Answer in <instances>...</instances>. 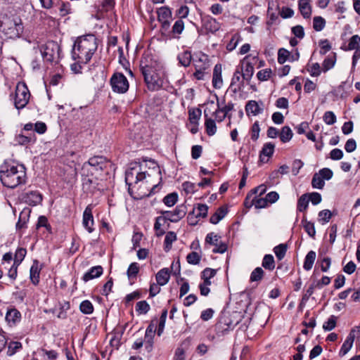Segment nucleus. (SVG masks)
Wrapping results in <instances>:
<instances>
[{
	"mask_svg": "<svg viewBox=\"0 0 360 360\" xmlns=\"http://www.w3.org/2000/svg\"><path fill=\"white\" fill-rule=\"evenodd\" d=\"M0 180L4 186L15 188L26 183V169L23 165L4 162L0 167Z\"/></svg>",
	"mask_w": 360,
	"mask_h": 360,
	"instance_id": "1",
	"label": "nucleus"
},
{
	"mask_svg": "<svg viewBox=\"0 0 360 360\" xmlns=\"http://www.w3.org/2000/svg\"><path fill=\"white\" fill-rule=\"evenodd\" d=\"M97 39L94 34H86L77 38L72 56L79 63L86 64L97 50Z\"/></svg>",
	"mask_w": 360,
	"mask_h": 360,
	"instance_id": "2",
	"label": "nucleus"
},
{
	"mask_svg": "<svg viewBox=\"0 0 360 360\" xmlns=\"http://www.w3.org/2000/svg\"><path fill=\"white\" fill-rule=\"evenodd\" d=\"M155 63L149 57L142 58L140 63V70L143 75L145 82L150 91H158L162 88L163 84V80L159 75Z\"/></svg>",
	"mask_w": 360,
	"mask_h": 360,
	"instance_id": "3",
	"label": "nucleus"
},
{
	"mask_svg": "<svg viewBox=\"0 0 360 360\" xmlns=\"http://www.w3.org/2000/svg\"><path fill=\"white\" fill-rule=\"evenodd\" d=\"M0 30L7 37L15 39L22 33L23 26L18 18L5 17L1 20Z\"/></svg>",
	"mask_w": 360,
	"mask_h": 360,
	"instance_id": "4",
	"label": "nucleus"
},
{
	"mask_svg": "<svg viewBox=\"0 0 360 360\" xmlns=\"http://www.w3.org/2000/svg\"><path fill=\"white\" fill-rule=\"evenodd\" d=\"M108 165H110V162L102 156L91 158L88 162L84 163L82 168V174L84 176L86 172H87V174L90 172L93 175L94 172L103 171Z\"/></svg>",
	"mask_w": 360,
	"mask_h": 360,
	"instance_id": "5",
	"label": "nucleus"
},
{
	"mask_svg": "<svg viewBox=\"0 0 360 360\" xmlns=\"http://www.w3.org/2000/svg\"><path fill=\"white\" fill-rule=\"evenodd\" d=\"M30 98V91L24 82H19L16 85L15 92V98H14V105L15 107L18 109L24 108L29 102Z\"/></svg>",
	"mask_w": 360,
	"mask_h": 360,
	"instance_id": "6",
	"label": "nucleus"
},
{
	"mask_svg": "<svg viewBox=\"0 0 360 360\" xmlns=\"http://www.w3.org/2000/svg\"><path fill=\"white\" fill-rule=\"evenodd\" d=\"M238 316H219L215 325V330L218 335H223L226 332L233 329L240 322Z\"/></svg>",
	"mask_w": 360,
	"mask_h": 360,
	"instance_id": "7",
	"label": "nucleus"
},
{
	"mask_svg": "<svg viewBox=\"0 0 360 360\" xmlns=\"http://www.w3.org/2000/svg\"><path fill=\"white\" fill-rule=\"evenodd\" d=\"M110 83L114 92L124 94L129 89V82L127 77L120 72L112 75Z\"/></svg>",
	"mask_w": 360,
	"mask_h": 360,
	"instance_id": "8",
	"label": "nucleus"
},
{
	"mask_svg": "<svg viewBox=\"0 0 360 360\" xmlns=\"http://www.w3.org/2000/svg\"><path fill=\"white\" fill-rule=\"evenodd\" d=\"M214 107V103L211 102L208 103L204 110V115L205 117V127L206 132L209 136H213L217 131V126L214 120H213L210 115H212V109Z\"/></svg>",
	"mask_w": 360,
	"mask_h": 360,
	"instance_id": "9",
	"label": "nucleus"
},
{
	"mask_svg": "<svg viewBox=\"0 0 360 360\" xmlns=\"http://www.w3.org/2000/svg\"><path fill=\"white\" fill-rule=\"evenodd\" d=\"M60 47L54 41H49L41 48V53L44 60L51 62L58 55Z\"/></svg>",
	"mask_w": 360,
	"mask_h": 360,
	"instance_id": "10",
	"label": "nucleus"
},
{
	"mask_svg": "<svg viewBox=\"0 0 360 360\" xmlns=\"http://www.w3.org/2000/svg\"><path fill=\"white\" fill-rule=\"evenodd\" d=\"M86 176L82 179V188L86 193H94L96 191L101 190L100 184L97 178L89 177V174L86 172Z\"/></svg>",
	"mask_w": 360,
	"mask_h": 360,
	"instance_id": "11",
	"label": "nucleus"
},
{
	"mask_svg": "<svg viewBox=\"0 0 360 360\" xmlns=\"http://www.w3.org/2000/svg\"><path fill=\"white\" fill-rule=\"evenodd\" d=\"M146 178V172H139L134 168H131L126 172L125 181L130 187L133 184H138L139 181H143Z\"/></svg>",
	"mask_w": 360,
	"mask_h": 360,
	"instance_id": "12",
	"label": "nucleus"
},
{
	"mask_svg": "<svg viewBox=\"0 0 360 360\" xmlns=\"http://www.w3.org/2000/svg\"><path fill=\"white\" fill-rule=\"evenodd\" d=\"M162 214H165L168 221L172 222H177L181 219L186 214V207L183 205L176 207L175 210L172 212L165 211Z\"/></svg>",
	"mask_w": 360,
	"mask_h": 360,
	"instance_id": "13",
	"label": "nucleus"
},
{
	"mask_svg": "<svg viewBox=\"0 0 360 360\" xmlns=\"http://www.w3.org/2000/svg\"><path fill=\"white\" fill-rule=\"evenodd\" d=\"M242 72L243 70L237 68L231 79L230 89L235 94L241 90L243 86V81L245 80L243 77Z\"/></svg>",
	"mask_w": 360,
	"mask_h": 360,
	"instance_id": "14",
	"label": "nucleus"
},
{
	"mask_svg": "<svg viewBox=\"0 0 360 360\" xmlns=\"http://www.w3.org/2000/svg\"><path fill=\"white\" fill-rule=\"evenodd\" d=\"M202 27L207 33L214 34L217 32L220 27V23L214 18L207 15L202 19Z\"/></svg>",
	"mask_w": 360,
	"mask_h": 360,
	"instance_id": "15",
	"label": "nucleus"
},
{
	"mask_svg": "<svg viewBox=\"0 0 360 360\" xmlns=\"http://www.w3.org/2000/svg\"><path fill=\"white\" fill-rule=\"evenodd\" d=\"M82 224L84 227L89 233H91L94 231V229L92 228L94 225V217L92 214V207L91 205H89L84 211Z\"/></svg>",
	"mask_w": 360,
	"mask_h": 360,
	"instance_id": "16",
	"label": "nucleus"
},
{
	"mask_svg": "<svg viewBox=\"0 0 360 360\" xmlns=\"http://www.w3.org/2000/svg\"><path fill=\"white\" fill-rule=\"evenodd\" d=\"M157 13L162 28L167 29L169 27V19L172 17L171 11L167 7H161L158 10Z\"/></svg>",
	"mask_w": 360,
	"mask_h": 360,
	"instance_id": "17",
	"label": "nucleus"
},
{
	"mask_svg": "<svg viewBox=\"0 0 360 360\" xmlns=\"http://www.w3.org/2000/svg\"><path fill=\"white\" fill-rule=\"evenodd\" d=\"M23 200L28 205L35 206L41 203L42 201V195L39 191H30L23 195Z\"/></svg>",
	"mask_w": 360,
	"mask_h": 360,
	"instance_id": "18",
	"label": "nucleus"
},
{
	"mask_svg": "<svg viewBox=\"0 0 360 360\" xmlns=\"http://www.w3.org/2000/svg\"><path fill=\"white\" fill-rule=\"evenodd\" d=\"M222 67L221 64L215 65L213 70L212 85L215 89H220L223 85L221 76Z\"/></svg>",
	"mask_w": 360,
	"mask_h": 360,
	"instance_id": "19",
	"label": "nucleus"
},
{
	"mask_svg": "<svg viewBox=\"0 0 360 360\" xmlns=\"http://www.w3.org/2000/svg\"><path fill=\"white\" fill-rule=\"evenodd\" d=\"M156 281L160 285H166L170 278V271L168 268H163L156 274Z\"/></svg>",
	"mask_w": 360,
	"mask_h": 360,
	"instance_id": "20",
	"label": "nucleus"
},
{
	"mask_svg": "<svg viewBox=\"0 0 360 360\" xmlns=\"http://www.w3.org/2000/svg\"><path fill=\"white\" fill-rule=\"evenodd\" d=\"M299 10L304 18H309L311 15V8L309 0L298 1Z\"/></svg>",
	"mask_w": 360,
	"mask_h": 360,
	"instance_id": "21",
	"label": "nucleus"
},
{
	"mask_svg": "<svg viewBox=\"0 0 360 360\" xmlns=\"http://www.w3.org/2000/svg\"><path fill=\"white\" fill-rule=\"evenodd\" d=\"M103 274V267L101 266H93L83 276V280L86 282L95 278L99 277Z\"/></svg>",
	"mask_w": 360,
	"mask_h": 360,
	"instance_id": "22",
	"label": "nucleus"
},
{
	"mask_svg": "<svg viewBox=\"0 0 360 360\" xmlns=\"http://www.w3.org/2000/svg\"><path fill=\"white\" fill-rule=\"evenodd\" d=\"M354 340V335L352 334V332L349 334L347 339L343 342L340 350L339 352V355L340 356H345L352 348L353 342Z\"/></svg>",
	"mask_w": 360,
	"mask_h": 360,
	"instance_id": "23",
	"label": "nucleus"
},
{
	"mask_svg": "<svg viewBox=\"0 0 360 360\" xmlns=\"http://www.w3.org/2000/svg\"><path fill=\"white\" fill-rule=\"evenodd\" d=\"M275 146L271 143H266L264 145L259 155L260 161L266 162L267 160H264V157L270 158L274 151Z\"/></svg>",
	"mask_w": 360,
	"mask_h": 360,
	"instance_id": "24",
	"label": "nucleus"
},
{
	"mask_svg": "<svg viewBox=\"0 0 360 360\" xmlns=\"http://www.w3.org/2000/svg\"><path fill=\"white\" fill-rule=\"evenodd\" d=\"M177 59L181 65L186 68L191 64L192 60L191 53L189 51H184L177 56Z\"/></svg>",
	"mask_w": 360,
	"mask_h": 360,
	"instance_id": "25",
	"label": "nucleus"
},
{
	"mask_svg": "<svg viewBox=\"0 0 360 360\" xmlns=\"http://www.w3.org/2000/svg\"><path fill=\"white\" fill-rule=\"evenodd\" d=\"M245 110L248 115L252 114V115H257L262 111V109L259 107L257 101H250L246 104Z\"/></svg>",
	"mask_w": 360,
	"mask_h": 360,
	"instance_id": "26",
	"label": "nucleus"
},
{
	"mask_svg": "<svg viewBox=\"0 0 360 360\" xmlns=\"http://www.w3.org/2000/svg\"><path fill=\"white\" fill-rule=\"evenodd\" d=\"M156 332V326L154 322H150L146 330L145 341L149 345V347H152L153 340Z\"/></svg>",
	"mask_w": 360,
	"mask_h": 360,
	"instance_id": "27",
	"label": "nucleus"
},
{
	"mask_svg": "<svg viewBox=\"0 0 360 360\" xmlns=\"http://www.w3.org/2000/svg\"><path fill=\"white\" fill-rule=\"evenodd\" d=\"M227 214V210L223 207H221L217 209L214 214H213L210 219V223L213 224H217L219 223Z\"/></svg>",
	"mask_w": 360,
	"mask_h": 360,
	"instance_id": "28",
	"label": "nucleus"
},
{
	"mask_svg": "<svg viewBox=\"0 0 360 360\" xmlns=\"http://www.w3.org/2000/svg\"><path fill=\"white\" fill-rule=\"evenodd\" d=\"M316 252L313 250L309 251L305 258L304 262L303 267L306 271H309L311 269L313 264L316 259Z\"/></svg>",
	"mask_w": 360,
	"mask_h": 360,
	"instance_id": "29",
	"label": "nucleus"
},
{
	"mask_svg": "<svg viewBox=\"0 0 360 360\" xmlns=\"http://www.w3.org/2000/svg\"><path fill=\"white\" fill-rule=\"evenodd\" d=\"M201 110L199 108H192L188 110L189 121L193 125H198V121L201 117Z\"/></svg>",
	"mask_w": 360,
	"mask_h": 360,
	"instance_id": "30",
	"label": "nucleus"
},
{
	"mask_svg": "<svg viewBox=\"0 0 360 360\" xmlns=\"http://www.w3.org/2000/svg\"><path fill=\"white\" fill-rule=\"evenodd\" d=\"M167 221L165 216L158 217L154 224V229L157 231L156 235L158 236H162L165 233V231L161 229L162 226Z\"/></svg>",
	"mask_w": 360,
	"mask_h": 360,
	"instance_id": "31",
	"label": "nucleus"
},
{
	"mask_svg": "<svg viewBox=\"0 0 360 360\" xmlns=\"http://www.w3.org/2000/svg\"><path fill=\"white\" fill-rule=\"evenodd\" d=\"M240 70H243L242 75L243 79L247 81L251 79L254 73V67L250 63H246Z\"/></svg>",
	"mask_w": 360,
	"mask_h": 360,
	"instance_id": "32",
	"label": "nucleus"
},
{
	"mask_svg": "<svg viewBox=\"0 0 360 360\" xmlns=\"http://www.w3.org/2000/svg\"><path fill=\"white\" fill-rule=\"evenodd\" d=\"M293 133L288 126H285L282 128L280 133V139L283 143L288 142L291 140Z\"/></svg>",
	"mask_w": 360,
	"mask_h": 360,
	"instance_id": "33",
	"label": "nucleus"
},
{
	"mask_svg": "<svg viewBox=\"0 0 360 360\" xmlns=\"http://www.w3.org/2000/svg\"><path fill=\"white\" fill-rule=\"evenodd\" d=\"M22 345L20 342L11 341L8 345L7 355L11 356L14 355L18 351L22 349Z\"/></svg>",
	"mask_w": 360,
	"mask_h": 360,
	"instance_id": "34",
	"label": "nucleus"
},
{
	"mask_svg": "<svg viewBox=\"0 0 360 360\" xmlns=\"http://www.w3.org/2000/svg\"><path fill=\"white\" fill-rule=\"evenodd\" d=\"M262 266L269 271H272L275 268V262L271 255H264L262 260Z\"/></svg>",
	"mask_w": 360,
	"mask_h": 360,
	"instance_id": "35",
	"label": "nucleus"
},
{
	"mask_svg": "<svg viewBox=\"0 0 360 360\" xmlns=\"http://www.w3.org/2000/svg\"><path fill=\"white\" fill-rule=\"evenodd\" d=\"M309 202V198L307 194H303L301 195L297 202V210L301 212H304L308 207Z\"/></svg>",
	"mask_w": 360,
	"mask_h": 360,
	"instance_id": "36",
	"label": "nucleus"
},
{
	"mask_svg": "<svg viewBox=\"0 0 360 360\" xmlns=\"http://www.w3.org/2000/svg\"><path fill=\"white\" fill-rule=\"evenodd\" d=\"M176 240V234L174 231H169L165 238V250L169 251L172 248V244Z\"/></svg>",
	"mask_w": 360,
	"mask_h": 360,
	"instance_id": "37",
	"label": "nucleus"
},
{
	"mask_svg": "<svg viewBox=\"0 0 360 360\" xmlns=\"http://www.w3.org/2000/svg\"><path fill=\"white\" fill-rule=\"evenodd\" d=\"M287 249V245L283 243H281L274 248V252L278 260H281L284 258Z\"/></svg>",
	"mask_w": 360,
	"mask_h": 360,
	"instance_id": "38",
	"label": "nucleus"
},
{
	"mask_svg": "<svg viewBox=\"0 0 360 360\" xmlns=\"http://www.w3.org/2000/svg\"><path fill=\"white\" fill-rule=\"evenodd\" d=\"M360 49V37L358 35H353L350 39L346 51Z\"/></svg>",
	"mask_w": 360,
	"mask_h": 360,
	"instance_id": "39",
	"label": "nucleus"
},
{
	"mask_svg": "<svg viewBox=\"0 0 360 360\" xmlns=\"http://www.w3.org/2000/svg\"><path fill=\"white\" fill-rule=\"evenodd\" d=\"M165 319L166 316H160L159 319L155 318L151 321V322H154L155 326H156V330L158 336H160L163 332L165 325Z\"/></svg>",
	"mask_w": 360,
	"mask_h": 360,
	"instance_id": "40",
	"label": "nucleus"
},
{
	"mask_svg": "<svg viewBox=\"0 0 360 360\" xmlns=\"http://www.w3.org/2000/svg\"><path fill=\"white\" fill-rule=\"evenodd\" d=\"M216 274V271L214 269L210 268H206L202 272V278L204 280V282L207 285H210L211 282L210 281V278L214 277Z\"/></svg>",
	"mask_w": 360,
	"mask_h": 360,
	"instance_id": "41",
	"label": "nucleus"
},
{
	"mask_svg": "<svg viewBox=\"0 0 360 360\" xmlns=\"http://www.w3.org/2000/svg\"><path fill=\"white\" fill-rule=\"evenodd\" d=\"M326 25V20L321 16H315L313 19V28L317 31H321Z\"/></svg>",
	"mask_w": 360,
	"mask_h": 360,
	"instance_id": "42",
	"label": "nucleus"
},
{
	"mask_svg": "<svg viewBox=\"0 0 360 360\" xmlns=\"http://www.w3.org/2000/svg\"><path fill=\"white\" fill-rule=\"evenodd\" d=\"M311 185L313 188L321 189L325 185L324 180L323 177L319 175V173H316L312 178Z\"/></svg>",
	"mask_w": 360,
	"mask_h": 360,
	"instance_id": "43",
	"label": "nucleus"
},
{
	"mask_svg": "<svg viewBox=\"0 0 360 360\" xmlns=\"http://www.w3.org/2000/svg\"><path fill=\"white\" fill-rule=\"evenodd\" d=\"M264 272L261 267L255 268L250 274V281L255 282L262 280L264 276Z\"/></svg>",
	"mask_w": 360,
	"mask_h": 360,
	"instance_id": "44",
	"label": "nucleus"
},
{
	"mask_svg": "<svg viewBox=\"0 0 360 360\" xmlns=\"http://www.w3.org/2000/svg\"><path fill=\"white\" fill-rule=\"evenodd\" d=\"M139 271V264L136 262L131 263L127 271V274L128 278H134L136 277Z\"/></svg>",
	"mask_w": 360,
	"mask_h": 360,
	"instance_id": "45",
	"label": "nucleus"
},
{
	"mask_svg": "<svg viewBox=\"0 0 360 360\" xmlns=\"http://www.w3.org/2000/svg\"><path fill=\"white\" fill-rule=\"evenodd\" d=\"M335 63V53H333L332 56H328L323 62V69L324 72H326L333 68Z\"/></svg>",
	"mask_w": 360,
	"mask_h": 360,
	"instance_id": "46",
	"label": "nucleus"
},
{
	"mask_svg": "<svg viewBox=\"0 0 360 360\" xmlns=\"http://www.w3.org/2000/svg\"><path fill=\"white\" fill-rule=\"evenodd\" d=\"M255 205L256 208H264L268 205L266 198L255 197L250 202V206Z\"/></svg>",
	"mask_w": 360,
	"mask_h": 360,
	"instance_id": "47",
	"label": "nucleus"
},
{
	"mask_svg": "<svg viewBox=\"0 0 360 360\" xmlns=\"http://www.w3.org/2000/svg\"><path fill=\"white\" fill-rule=\"evenodd\" d=\"M79 309L83 314H90L94 311L93 304L89 300H84L79 305Z\"/></svg>",
	"mask_w": 360,
	"mask_h": 360,
	"instance_id": "48",
	"label": "nucleus"
},
{
	"mask_svg": "<svg viewBox=\"0 0 360 360\" xmlns=\"http://www.w3.org/2000/svg\"><path fill=\"white\" fill-rule=\"evenodd\" d=\"M150 309V306L145 300L139 301L136 304V310L140 314H146Z\"/></svg>",
	"mask_w": 360,
	"mask_h": 360,
	"instance_id": "49",
	"label": "nucleus"
},
{
	"mask_svg": "<svg viewBox=\"0 0 360 360\" xmlns=\"http://www.w3.org/2000/svg\"><path fill=\"white\" fill-rule=\"evenodd\" d=\"M194 210L196 217L205 218L207 215L208 206L205 204H198L196 209Z\"/></svg>",
	"mask_w": 360,
	"mask_h": 360,
	"instance_id": "50",
	"label": "nucleus"
},
{
	"mask_svg": "<svg viewBox=\"0 0 360 360\" xmlns=\"http://www.w3.org/2000/svg\"><path fill=\"white\" fill-rule=\"evenodd\" d=\"M220 238L221 237L219 235L215 234L213 232H211L206 236L205 243L211 245L215 246L218 244L219 240H221Z\"/></svg>",
	"mask_w": 360,
	"mask_h": 360,
	"instance_id": "51",
	"label": "nucleus"
},
{
	"mask_svg": "<svg viewBox=\"0 0 360 360\" xmlns=\"http://www.w3.org/2000/svg\"><path fill=\"white\" fill-rule=\"evenodd\" d=\"M178 199V195L176 193H172L167 195L163 198L164 203L168 207H172L175 205Z\"/></svg>",
	"mask_w": 360,
	"mask_h": 360,
	"instance_id": "52",
	"label": "nucleus"
},
{
	"mask_svg": "<svg viewBox=\"0 0 360 360\" xmlns=\"http://www.w3.org/2000/svg\"><path fill=\"white\" fill-rule=\"evenodd\" d=\"M27 251L25 248H18L14 258V264L19 265L24 259L26 255Z\"/></svg>",
	"mask_w": 360,
	"mask_h": 360,
	"instance_id": "53",
	"label": "nucleus"
},
{
	"mask_svg": "<svg viewBox=\"0 0 360 360\" xmlns=\"http://www.w3.org/2000/svg\"><path fill=\"white\" fill-rule=\"evenodd\" d=\"M272 71L270 68H266L259 71L257 74V77L260 81H266L271 77Z\"/></svg>",
	"mask_w": 360,
	"mask_h": 360,
	"instance_id": "54",
	"label": "nucleus"
},
{
	"mask_svg": "<svg viewBox=\"0 0 360 360\" xmlns=\"http://www.w3.org/2000/svg\"><path fill=\"white\" fill-rule=\"evenodd\" d=\"M39 271L37 265H32L30 269V278L32 282L37 285L39 283Z\"/></svg>",
	"mask_w": 360,
	"mask_h": 360,
	"instance_id": "55",
	"label": "nucleus"
},
{
	"mask_svg": "<svg viewBox=\"0 0 360 360\" xmlns=\"http://www.w3.org/2000/svg\"><path fill=\"white\" fill-rule=\"evenodd\" d=\"M188 263L191 264H198L200 261V256L196 252H191L186 257Z\"/></svg>",
	"mask_w": 360,
	"mask_h": 360,
	"instance_id": "56",
	"label": "nucleus"
},
{
	"mask_svg": "<svg viewBox=\"0 0 360 360\" xmlns=\"http://www.w3.org/2000/svg\"><path fill=\"white\" fill-rule=\"evenodd\" d=\"M289 56L290 52L288 50L283 48L280 49L278 52V62L280 64H283L287 60Z\"/></svg>",
	"mask_w": 360,
	"mask_h": 360,
	"instance_id": "57",
	"label": "nucleus"
},
{
	"mask_svg": "<svg viewBox=\"0 0 360 360\" xmlns=\"http://www.w3.org/2000/svg\"><path fill=\"white\" fill-rule=\"evenodd\" d=\"M323 121L328 125H332L336 122V116L332 111H327L324 113Z\"/></svg>",
	"mask_w": 360,
	"mask_h": 360,
	"instance_id": "58",
	"label": "nucleus"
},
{
	"mask_svg": "<svg viewBox=\"0 0 360 360\" xmlns=\"http://www.w3.org/2000/svg\"><path fill=\"white\" fill-rule=\"evenodd\" d=\"M184 30V22L182 19L177 20L172 27V32L174 34H180Z\"/></svg>",
	"mask_w": 360,
	"mask_h": 360,
	"instance_id": "59",
	"label": "nucleus"
},
{
	"mask_svg": "<svg viewBox=\"0 0 360 360\" xmlns=\"http://www.w3.org/2000/svg\"><path fill=\"white\" fill-rule=\"evenodd\" d=\"M331 215L332 214L330 210H322L319 213V221H321L322 224L327 223L331 218Z\"/></svg>",
	"mask_w": 360,
	"mask_h": 360,
	"instance_id": "60",
	"label": "nucleus"
},
{
	"mask_svg": "<svg viewBox=\"0 0 360 360\" xmlns=\"http://www.w3.org/2000/svg\"><path fill=\"white\" fill-rule=\"evenodd\" d=\"M33 141L32 136H25L22 134H18L15 136V141L20 145L27 144Z\"/></svg>",
	"mask_w": 360,
	"mask_h": 360,
	"instance_id": "61",
	"label": "nucleus"
},
{
	"mask_svg": "<svg viewBox=\"0 0 360 360\" xmlns=\"http://www.w3.org/2000/svg\"><path fill=\"white\" fill-rule=\"evenodd\" d=\"M304 229L310 237L314 238L316 234L314 224L310 221H305Z\"/></svg>",
	"mask_w": 360,
	"mask_h": 360,
	"instance_id": "62",
	"label": "nucleus"
},
{
	"mask_svg": "<svg viewBox=\"0 0 360 360\" xmlns=\"http://www.w3.org/2000/svg\"><path fill=\"white\" fill-rule=\"evenodd\" d=\"M259 124L258 122H255L251 127V138L252 140L256 141L259 136Z\"/></svg>",
	"mask_w": 360,
	"mask_h": 360,
	"instance_id": "63",
	"label": "nucleus"
},
{
	"mask_svg": "<svg viewBox=\"0 0 360 360\" xmlns=\"http://www.w3.org/2000/svg\"><path fill=\"white\" fill-rule=\"evenodd\" d=\"M336 318L337 316H332L330 319H329L328 321L323 323V328L325 330H333L336 326Z\"/></svg>",
	"mask_w": 360,
	"mask_h": 360,
	"instance_id": "64",
	"label": "nucleus"
}]
</instances>
